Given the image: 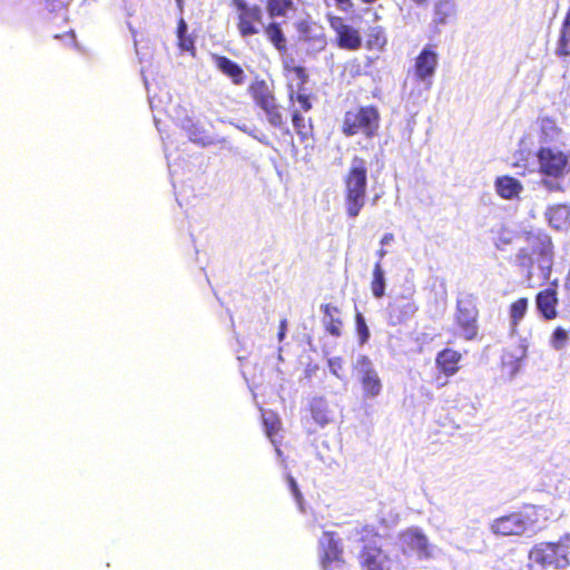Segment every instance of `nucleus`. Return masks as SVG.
Instances as JSON below:
<instances>
[{"instance_id": "obj_1", "label": "nucleus", "mask_w": 570, "mask_h": 570, "mask_svg": "<svg viewBox=\"0 0 570 570\" xmlns=\"http://www.w3.org/2000/svg\"><path fill=\"white\" fill-rule=\"evenodd\" d=\"M528 567H538L541 570L552 567L558 570L570 566V532H567L556 541H542L535 543L528 552Z\"/></svg>"}, {"instance_id": "obj_2", "label": "nucleus", "mask_w": 570, "mask_h": 570, "mask_svg": "<svg viewBox=\"0 0 570 570\" xmlns=\"http://www.w3.org/2000/svg\"><path fill=\"white\" fill-rule=\"evenodd\" d=\"M343 181L346 214L350 218H355L363 209L366 199L367 165L365 159L354 156Z\"/></svg>"}, {"instance_id": "obj_3", "label": "nucleus", "mask_w": 570, "mask_h": 570, "mask_svg": "<svg viewBox=\"0 0 570 570\" xmlns=\"http://www.w3.org/2000/svg\"><path fill=\"white\" fill-rule=\"evenodd\" d=\"M381 122L379 108L374 105L360 106L345 111L341 131L346 137L363 135L367 139L377 136Z\"/></svg>"}, {"instance_id": "obj_4", "label": "nucleus", "mask_w": 570, "mask_h": 570, "mask_svg": "<svg viewBox=\"0 0 570 570\" xmlns=\"http://www.w3.org/2000/svg\"><path fill=\"white\" fill-rule=\"evenodd\" d=\"M380 534L372 528L358 531L361 549L357 561L362 570H393L390 556L382 549Z\"/></svg>"}, {"instance_id": "obj_5", "label": "nucleus", "mask_w": 570, "mask_h": 570, "mask_svg": "<svg viewBox=\"0 0 570 570\" xmlns=\"http://www.w3.org/2000/svg\"><path fill=\"white\" fill-rule=\"evenodd\" d=\"M479 318L478 297L472 293L460 295L453 315L455 335L465 341H474L479 336Z\"/></svg>"}, {"instance_id": "obj_6", "label": "nucleus", "mask_w": 570, "mask_h": 570, "mask_svg": "<svg viewBox=\"0 0 570 570\" xmlns=\"http://www.w3.org/2000/svg\"><path fill=\"white\" fill-rule=\"evenodd\" d=\"M534 508L512 511L495 518L489 525L490 531L498 537H522L534 529L537 519Z\"/></svg>"}, {"instance_id": "obj_7", "label": "nucleus", "mask_w": 570, "mask_h": 570, "mask_svg": "<svg viewBox=\"0 0 570 570\" xmlns=\"http://www.w3.org/2000/svg\"><path fill=\"white\" fill-rule=\"evenodd\" d=\"M318 563L322 570H350L344 544L335 531H324L318 539Z\"/></svg>"}, {"instance_id": "obj_8", "label": "nucleus", "mask_w": 570, "mask_h": 570, "mask_svg": "<svg viewBox=\"0 0 570 570\" xmlns=\"http://www.w3.org/2000/svg\"><path fill=\"white\" fill-rule=\"evenodd\" d=\"M522 246L535 258L537 263L550 266L553 259V244L546 233L541 230H528L519 237Z\"/></svg>"}, {"instance_id": "obj_9", "label": "nucleus", "mask_w": 570, "mask_h": 570, "mask_svg": "<svg viewBox=\"0 0 570 570\" xmlns=\"http://www.w3.org/2000/svg\"><path fill=\"white\" fill-rule=\"evenodd\" d=\"M355 371L365 400H373L381 395L383 383L368 356L361 355L357 358Z\"/></svg>"}, {"instance_id": "obj_10", "label": "nucleus", "mask_w": 570, "mask_h": 570, "mask_svg": "<svg viewBox=\"0 0 570 570\" xmlns=\"http://www.w3.org/2000/svg\"><path fill=\"white\" fill-rule=\"evenodd\" d=\"M399 539L404 554H414L419 559H429L432 557L429 539L417 527H410L401 531Z\"/></svg>"}, {"instance_id": "obj_11", "label": "nucleus", "mask_w": 570, "mask_h": 570, "mask_svg": "<svg viewBox=\"0 0 570 570\" xmlns=\"http://www.w3.org/2000/svg\"><path fill=\"white\" fill-rule=\"evenodd\" d=\"M237 28L242 37L257 35L263 27V10L256 4L236 2Z\"/></svg>"}, {"instance_id": "obj_12", "label": "nucleus", "mask_w": 570, "mask_h": 570, "mask_svg": "<svg viewBox=\"0 0 570 570\" xmlns=\"http://www.w3.org/2000/svg\"><path fill=\"white\" fill-rule=\"evenodd\" d=\"M330 27L335 31L336 46L340 49L355 51L362 46L360 32L353 27L346 24L342 17L327 14Z\"/></svg>"}, {"instance_id": "obj_13", "label": "nucleus", "mask_w": 570, "mask_h": 570, "mask_svg": "<svg viewBox=\"0 0 570 570\" xmlns=\"http://www.w3.org/2000/svg\"><path fill=\"white\" fill-rule=\"evenodd\" d=\"M299 39L312 50L322 51L327 46V38L323 27L308 20H301L296 24Z\"/></svg>"}, {"instance_id": "obj_14", "label": "nucleus", "mask_w": 570, "mask_h": 570, "mask_svg": "<svg viewBox=\"0 0 570 570\" xmlns=\"http://www.w3.org/2000/svg\"><path fill=\"white\" fill-rule=\"evenodd\" d=\"M538 160L540 173L551 177L561 176L567 165V157L552 148H540Z\"/></svg>"}, {"instance_id": "obj_15", "label": "nucleus", "mask_w": 570, "mask_h": 570, "mask_svg": "<svg viewBox=\"0 0 570 570\" xmlns=\"http://www.w3.org/2000/svg\"><path fill=\"white\" fill-rule=\"evenodd\" d=\"M416 311L417 306L413 301L401 296L387 304L385 315L390 325L397 326L410 320Z\"/></svg>"}, {"instance_id": "obj_16", "label": "nucleus", "mask_w": 570, "mask_h": 570, "mask_svg": "<svg viewBox=\"0 0 570 570\" xmlns=\"http://www.w3.org/2000/svg\"><path fill=\"white\" fill-rule=\"evenodd\" d=\"M436 66V52L431 48H424L414 60L413 76L417 81L426 82V87H430Z\"/></svg>"}, {"instance_id": "obj_17", "label": "nucleus", "mask_w": 570, "mask_h": 570, "mask_svg": "<svg viewBox=\"0 0 570 570\" xmlns=\"http://www.w3.org/2000/svg\"><path fill=\"white\" fill-rule=\"evenodd\" d=\"M213 61L216 69L229 78L233 85H244L246 75L240 65L222 55H213Z\"/></svg>"}, {"instance_id": "obj_18", "label": "nucleus", "mask_w": 570, "mask_h": 570, "mask_svg": "<svg viewBox=\"0 0 570 570\" xmlns=\"http://www.w3.org/2000/svg\"><path fill=\"white\" fill-rule=\"evenodd\" d=\"M462 354L451 347L441 350L435 356V365L438 370L446 377L455 375L461 366Z\"/></svg>"}, {"instance_id": "obj_19", "label": "nucleus", "mask_w": 570, "mask_h": 570, "mask_svg": "<svg viewBox=\"0 0 570 570\" xmlns=\"http://www.w3.org/2000/svg\"><path fill=\"white\" fill-rule=\"evenodd\" d=\"M558 294L554 288H544L535 295V306L542 317L547 321L554 320L558 316Z\"/></svg>"}, {"instance_id": "obj_20", "label": "nucleus", "mask_w": 570, "mask_h": 570, "mask_svg": "<svg viewBox=\"0 0 570 570\" xmlns=\"http://www.w3.org/2000/svg\"><path fill=\"white\" fill-rule=\"evenodd\" d=\"M248 94L254 104L259 107H266L276 96L266 80L255 79L248 86Z\"/></svg>"}, {"instance_id": "obj_21", "label": "nucleus", "mask_w": 570, "mask_h": 570, "mask_svg": "<svg viewBox=\"0 0 570 570\" xmlns=\"http://www.w3.org/2000/svg\"><path fill=\"white\" fill-rule=\"evenodd\" d=\"M321 309L324 314L323 324L325 331L332 336L338 337L342 334L341 327L343 325L342 320L340 318V309L332 304H323Z\"/></svg>"}, {"instance_id": "obj_22", "label": "nucleus", "mask_w": 570, "mask_h": 570, "mask_svg": "<svg viewBox=\"0 0 570 570\" xmlns=\"http://www.w3.org/2000/svg\"><path fill=\"white\" fill-rule=\"evenodd\" d=\"M495 189L502 198L512 199L520 194L522 185L518 179L511 176H502L497 178Z\"/></svg>"}, {"instance_id": "obj_23", "label": "nucleus", "mask_w": 570, "mask_h": 570, "mask_svg": "<svg viewBox=\"0 0 570 570\" xmlns=\"http://www.w3.org/2000/svg\"><path fill=\"white\" fill-rule=\"evenodd\" d=\"M282 66L285 76L298 80L299 88L307 82L308 75L306 72V69L303 66L298 65L293 57L284 58L282 61Z\"/></svg>"}, {"instance_id": "obj_24", "label": "nucleus", "mask_w": 570, "mask_h": 570, "mask_svg": "<svg viewBox=\"0 0 570 570\" xmlns=\"http://www.w3.org/2000/svg\"><path fill=\"white\" fill-rule=\"evenodd\" d=\"M265 35L269 42L275 47V49L281 53L287 52V40L279 27L276 22H271L264 28Z\"/></svg>"}, {"instance_id": "obj_25", "label": "nucleus", "mask_w": 570, "mask_h": 570, "mask_svg": "<svg viewBox=\"0 0 570 570\" xmlns=\"http://www.w3.org/2000/svg\"><path fill=\"white\" fill-rule=\"evenodd\" d=\"M292 122L302 141H306L313 137V125L311 119H305L298 111L292 114Z\"/></svg>"}, {"instance_id": "obj_26", "label": "nucleus", "mask_w": 570, "mask_h": 570, "mask_svg": "<svg viewBox=\"0 0 570 570\" xmlns=\"http://www.w3.org/2000/svg\"><path fill=\"white\" fill-rule=\"evenodd\" d=\"M529 301L527 297H520L513 301L509 306V315L511 318V326L515 330L519 323L523 320L527 314Z\"/></svg>"}, {"instance_id": "obj_27", "label": "nucleus", "mask_w": 570, "mask_h": 570, "mask_svg": "<svg viewBox=\"0 0 570 570\" xmlns=\"http://www.w3.org/2000/svg\"><path fill=\"white\" fill-rule=\"evenodd\" d=\"M387 43L386 36L381 27L371 28L365 41L368 50L383 51Z\"/></svg>"}, {"instance_id": "obj_28", "label": "nucleus", "mask_w": 570, "mask_h": 570, "mask_svg": "<svg viewBox=\"0 0 570 570\" xmlns=\"http://www.w3.org/2000/svg\"><path fill=\"white\" fill-rule=\"evenodd\" d=\"M264 110L268 122L275 128H282L285 124L282 106L277 102V98L275 97L266 107L261 108Z\"/></svg>"}, {"instance_id": "obj_29", "label": "nucleus", "mask_w": 570, "mask_h": 570, "mask_svg": "<svg viewBox=\"0 0 570 570\" xmlns=\"http://www.w3.org/2000/svg\"><path fill=\"white\" fill-rule=\"evenodd\" d=\"M371 291L375 298H381L385 294V278L381 263L377 262L373 268V278L371 282Z\"/></svg>"}, {"instance_id": "obj_30", "label": "nucleus", "mask_w": 570, "mask_h": 570, "mask_svg": "<svg viewBox=\"0 0 570 570\" xmlns=\"http://www.w3.org/2000/svg\"><path fill=\"white\" fill-rule=\"evenodd\" d=\"M556 53L559 57L570 56V27L562 26Z\"/></svg>"}, {"instance_id": "obj_31", "label": "nucleus", "mask_w": 570, "mask_h": 570, "mask_svg": "<svg viewBox=\"0 0 570 570\" xmlns=\"http://www.w3.org/2000/svg\"><path fill=\"white\" fill-rule=\"evenodd\" d=\"M537 263L535 258L532 257L529 252L521 245L515 255V264L528 272H530Z\"/></svg>"}, {"instance_id": "obj_32", "label": "nucleus", "mask_w": 570, "mask_h": 570, "mask_svg": "<svg viewBox=\"0 0 570 570\" xmlns=\"http://www.w3.org/2000/svg\"><path fill=\"white\" fill-rule=\"evenodd\" d=\"M568 340H569L568 331H566L561 326H557L551 334L550 345L554 350L559 351L566 346Z\"/></svg>"}, {"instance_id": "obj_33", "label": "nucleus", "mask_w": 570, "mask_h": 570, "mask_svg": "<svg viewBox=\"0 0 570 570\" xmlns=\"http://www.w3.org/2000/svg\"><path fill=\"white\" fill-rule=\"evenodd\" d=\"M187 24L183 18L178 21L177 27V36L179 38V46L184 49H188L193 47V41L190 39H186Z\"/></svg>"}, {"instance_id": "obj_34", "label": "nucleus", "mask_w": 570, "mask_h": 570, "mask_svg": "<svg viewBox=\"0 0 570 570\" xmlns=\"http://www.w3.org/2000/svg\"><path fill=\"white\" fill-rule=\"evenodd\" d=\"M293 2H268V12L271 17L285 14Z\"/></svg>"}, {"instance_id": "obj_35", "label": "nucleus", "mask_w": 570, "mask_h": 570, "mask_svg": "<svg viewBox=\"0 0 570 570\" xmlns=\"http://www.w3.org/2000/svg\"><path fill=\"white\" fill-rule=\"evenodd\" d=\"M356 328H357V333L360 335L361 343H365L368 340L370 332H368L367 325L365 323V320L361 313L356 314Z\"/></svg>"}, {"instance_id": "obj_36", "label": "nucleus", "mask_w": 570, "mask_h": 570, "mask_svg": "<svg viewBox=\"0 0 570 570\" xmlns=\"http://www.w3.org/2000/svg\"><path fill=\"white\" fill-rule=\"evenodd\" d=\"M289 99L293 101L294 99L299 104L301 109L303 111H309L312 109V102L309 95L305 92H297L295 96L293 94L289 95Z\"/></svg>"}, {"instance_id": "obj_37", "label": "nucleus", "mask_w": 570, "mask_h": 570, "mask_svg": "<svg viewBox=\"0 0 570 570\" xmlns=\"http://www.w3.org/2000/svg\"><path fill=\"white\" fill-rule=\"evenodd\" d=\"M311 412H312L313 419L321 425H324L328 422L327 414L323 409H321L320 404H313L311 406Z\"/></svg>"}, {"instance_id": "obj_38", "label": "nucleus", "mask_w": 570, "mask_h": 570, "mask_svg": "<svg viewBox=\"0 0 570 570\" xmlns=\"http://www.w3.org/2000/svg\"><path fill=\"white\" fill-rule=\"evenodd\" d=\"M287 481H288V484H289V489H291L293 495L295 497L297 503L302 504L303 495H302V493H301V491L298 489V485H297L295 479L292 475H288Z\"/></svg>"}, {"instance_id": "obj_39", "label": "nucleus", "mask_w": 570, "mask_h": 570, "mask_svg": "<svg viewBox=\"0 0 570 570\" xmlns=\"http://www.w3.org/2000/svg\"><path fill=\"white\" fill-rule=\"evenodd\" d=\"M190 139L195 142H198L203 146L209 145L212 142L210 137L208 136H198V134L195 131L190 132Z\"/></svg>"}, {"instance_id": "obj_40", "label": "nucleus", "mask_w": 570, "mask_h": 570, "mask_svg": "<svg viewBox=\"0 0 570 570\" xmlns=\"http://www.w3.org/2000/svg\"><path fill=\"white\" fill-rule=\"evenodd\" d=\"M286 331H287V320L283 318L279 322V328H278V333H277V337H278L279 342H282L284 340Z\"/></svg>"}, {"instance_id": "obj_41", "label": "nucleus", "mask_w": 570, "mask_h": 570, "mask_svg": "<svg viewBox=\"0 0 570 570\" xmlns=\"http://www.w3.org/2000/svg\"><path fill=\"white\" fill-rule=\"evenodd\" d=\"M393 238H394L393 234L387 233V234L383 235V237L381 238V244L385 245L389 242L393 240Z\"/></svg>"}, {"instance_id": "obj_42", "label": "nucleus", "mask_w": 570, "mask_h": 570, "mask_svg": "<svg viewBox=\"0 0 570 570\" xmlns=\"http://www.w3.org/2000/svg\"><path fill=\"white\" fill-rule=\"evenodd\" d=\"M564 287L566 289H570V269L568 271V274L564 279Z\"/></svg>"}, {"instance_id": "obj_43", "label": "nucleus", "mask_w": 570, "mask_h": 570, "mask_svg": "<svg viewBox=\"0 0 570 570\" xmlns=\"http://www.w3.org/2000/svg\"><path fill=\"white\" fill-rule=\"evenodd\" d=\"M562 26H567V27H570V7H569V10L567 12V16L564 18V21H563V24Z\"/></svg>"}, {"instance_id": "obj_44", "label": "nucleus", "mask_w": 570, "mask_h": 570, "mask_svg": "<svg viewBox=\"0 0 570 570\" xmlns=\"http://www.w3.org/2000/svg\"><path fill=\"white\" fill-rule=\"evenodd\" d=\"M385 254H386V252L382 248L377 252V255L380 258H383L385 256Z\"/></svg>"}]
</instances>
